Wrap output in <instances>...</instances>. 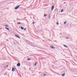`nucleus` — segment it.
I'll return each instance as SVG.
<instances>
[{
    "label": "nucleus",
    "instance_id": "obj_1",
    "mask_svg": "<svg viewBox=\"0 0 77 77\" xmlns=\"http://www.w3.org/2000/svg\"><path fill=\"white\" fill-rule=\"evenodd\" d=\"M20 5H19L17 6L14 9L15 10H17V9H18L19 8H20Z\"/></svg>",
    "mask_w": 77,
    "mask_h": 77
},
{
    "label": "nucleus",
    "instance_id": "obj_2",
    "mask_svg": "<svg viewBox=\"0 0 77 77\" xmlns=\"http://www.w3.org/2000/svg\"><path fill=\"white\" fill-rule=\"evenodd\" d=\"M17 66H20V63H19L17 64Z\"/></svg>",
    "mask_w": 77,
    "mask_h": 77
},
{
    "label": "nucleus",
    "instance_id": "obj_3",
    "mask_svg": "<svg viewBox=\"0 0 77 77\" xmlns=\"http://www.w3.org/2000/svg\"><path fill=\"white\" fill-rule=\"evenodd\" d=\"M15 68H12V71H13V72H14V71H15Z\"/></svg>",
    "mask_w": 77,
    "mask_h": 77
},
{
    "label": "nucleus",
    "instance_id": "obj_4",
    "mask_svg": "<svg viewBox=\"0 0 77 77\" xmlns=\"http://www.w3.org/2000/svg\"><path fill=\"white\" fill-rule=\"evenodd\" d=\"M54 9V6L53 5L52 6L51 9L52 10H53Z\"/></svg>",
    "mask_w": 77,
    "mask_h": 77
},
{
    "label": "nucleus",
    "instance_id": "obj_5",
    "mask_svg": "<svg viewBox=\"0 0 77 77\" xmlns=\"http://www.w3.org/2000/svg\"><path fill=\"white\" fill-rule=\"evenodd\" d=\"M15 36L17 38H19V39H20V37H19L18 35H15Z\"/></svg>",
    "mask_w": 77,
    "mask_h": 77
},
{
    "label": "nucleus",
    "instance_id": "obj_6",
    "mask_svg": "<svg viewBox=\"0 0 77 77\" xmlns=\"http://www.w3.org/2000/svg\"><path fill=\"white\" fill-rule=\"evenodd\" d=\"M50 47V48H52L53 49H54V48L53 46H51Z\"/></svg>",
    "mask_w": 77,
    "mask_h": 77
},
{
    "label": "nucleus",
    "instance_id": "obj_7",
    "mask_svg": "<svg viewBox=\"0 0 77 77\" xmlns=\"http://www.w3.org/2000/svg\"><path fill=\"white\" fill-rule=\"evenodd\" d=\"M5 29H7V30H10L8 28L6 27L5 28Z\"/></svg>",
    "mask_w": 77,
    "mask_h": 77
},
{
    "label": "nucleus",
    "instance_id": "obj_8",
    "mask_svg": "<svg viewBox=\"0 0 77 77\" xmlns=\"http://www.w3.org/2000/svg\"><path fill=\"white\" fill-rule=\"evenodd\" d=\"M63 45L64 47H65L66 48H68V47L66 46L65 45Z\"/></svg>",
    "mask_w": 77,
    "mask_h": 77
},
{
    "label": "nucleus",
    "instance_id": "obj_9",
    "mask_svg": "<svg viewBox=\"0 0 77 77\" xmlns=\"http://www.w3.org/2000/svg\"><path fill=\"white\" fill-rule=\"evenodd\" d=\"M20 28H21V30H23L24 29V28L22 26H21Z\"/></svg>",
    "mask_w": 77,
    "mask_h": 77
},
{
    "label": "nucleus",
    "instance_id": "obj_10",
    "mask_svg": "<svg viewBox=\"0 0 77 77\" xmlns=\"http://www.w3.org/2000/svg\"><path fill=\"white\" fill-rule=\"evenodd\" d=\"M62 77L65 76V73L63 74L62 75Z\"/></svg>",
    "mask_w": 77,
    "mask_h": 77
},
{
    "label": "nucleus",
    "instance_id": "obj_11",
    "mask_svg": "<svg viewBox=\"0 0 77 77\" xmlns=\"http://www.w3.org/2000/svg\"><path fill=\"white\" fill-rule=\"evenodd\" d=\"M37 63H37V62H35V63L34 64L35 66V65H36V64H37Z\"/></svg>",
    "mask_w": 77,
    "mask_h": 77
},
{
    "label": "nucleus",
    "instance_id": "obj_12",
    "mask_svg": "<svg viewBox=\"0 0 77 77\" xmlns=\"http://www.w3.org/2000/svg\"><path fill=\"white\" fill-rule=\"evenodd\" d=\"M17 24H21V23L19 22L17 23Z\"/></svg>",
    "mask_w": 77,
    "mask_h": 77
},
{
    "label": "nucleus",
    "instance_id": "obj_13",
    "mask_svg": "<svg viewBox=\"0 0 77 77\" xmlns=\"http://www.w3.org/2000/svg\"><path fill=\"white\" fill-rule=\"evenodd\" d=\"M51 17H50V15H48V18H49V19H50V18Z\"/></svg>",
    "mask_w": 77,
    "mask_h": 77
},
{
    "label": "nucleus",
    "instance_id": "obj_14",
    "mask_svg": "<svg viewBox=\"0 0 77 77\" xmlns=\"http://www.w3.org/2000/svg\"><path fill=\"white\" fill-rule=\"evenodd\" d=\"M63 11V9H62V10L61 11V12H62Z\"/></svg>",
    "mask_w": 77,
    "mask_h": 77
},
{
    "label": "nucleus",
    "instance_id": "obj_15",
    "mask_svg": "<svg viewBox=\"0 0 77 77\" xmlns=\"http://www.w3.org/2000/svg\"><path fill=\"white\" fill-rule=\"evenodd\" d=\"M27 60H31V59H30V58H28Z\"/></svg>",
    "mask_w": 77,
    "mask_h": 77
},
{
    "label": "nucleus",
    "instance_id": "obj_16",
    "mask_svg": "<svg viewBox=\"0 0 77 77\" xmlns=\"http://www.w3.org/2000/svg\"><path fill=\"white\" fill-rule=\"evenodd\" d=\"M47 14H45V15H44V17H46V16H47Z\"/></svg>",
    "mask_w": 77,
    "mask_h": 77
},
{
    "label": "nucleus",
    "instance_id": "obj_17",
    "mask_svg": "<svg viewBox=\"0 0 77 77\" xmlns=\"http://www.w3.org/2000/svg\"><path fill=\"white\" fill-rule=\"evenodd\" d=\"M6 27H9V26L8 25H5V26Z\"/></svg>",
    "mask_w": 77,
    "mask_h": 77
},
{
    "label": "nucleus",
    "instance_id": "obj_18",
    "mask_svg": "<svg viewBox=\"0 0 77 77\" xmlns=\"http://www.w3.org/2000/svg\"><path fill=\"white\" fill-rule=\"evenodd\" d=\"M43 75H44V76H45L46 75V74L45 73H44Z\"/></svg>",
    "mask_w": 77,
    "mask_h": 77
},
{
    "label": "nucleus",
    "instance_id": "obj_19",
    "mask_svg": "<svg viewBox=\"0 0 77 77\" xmlns=\"http://www.w3.org/2000/svg\"><path fill=\"white\" fill-rule=\"evenodd\" d=\"M57 25H59V23L57 22Z\"/></svg>",
    "mask_w": 77,
    "mask_h": 77
},
{
    "label": "nucleus",
    "instance_id": "obj_20",
    "mask_svg": "<svg viewBox=\"0 0 77 77\" xmlns=\"http://www.w3.org/2000/svg\"><path fill=\"white\" fill-rule=\"evenodd\" d=\"M66 22H64V24H66Z\"/></svg>",
    "mask_w": 77,
    "mask_h": 77
},
{
    "label": "nucleus",
    "instance_id": "obj_21",
    "mask_svg": "<svg viewBox=\"0 0 77 77\" xmlns=\"http://www.w3.org/2000/svg\"><path fill=\"white\" fill-rule=\"evenodd\" d=\"M34 23H35V22H33L32 23V24H34Z\"/></svg>",
    "mask_w": 77,
    "mask_h": 77
},
{
    "label": "nucleus",
    "instance_id": "obj_22",
    "mask_svg": "<svg viewBox=\"0 0 77 77\" xmlns=\"http://www.w3.org/2000/svg\"><path fill=\"white\" fill-rule=\"evenodd\" d=\"M26 30V28H25L24 29V30Z\"/></svg>",
    "mask_w": 77,
    "mask_h": 77
},
{
    "label": "nucleus",
    "instance_id": "obj_23",
    "mask_svg": "<svg viewBox=\"0 0 77 77\" xmlns=\"http://www.w3.org/2000/svg\"><path fill=\"white\" fill-rule=\"evenodd\" d=\"M60 35H62V33H60Z\"/></svg>",
    "mask_w": 77,
    "mask_h": 77
},
{
    "label": "nucleus",
    "instance_id": "obj_24",
    "mask_svg": "<svg viewBox=\"0 0 77 77\" xmlns=\"http://www.w3.org/2000/svg\"><path fill=\"white\" fill-rule=\"evenodd\" d=\"M7 67H8V65L7 66Z\"/></svg>",
    "mask_w": 77,
    "mask_h": 77
},
{
    "label": "nucleus",
    "instance_id": "obj_25",
    "mask_svg": "<svg viewBox=\"0 0 77 77\" xmlns=\"http://www.w3.org/2000/svg\"><path fill=\"white\" fill-rule=\"evenodd\" d=\"M66 38H67V39H68V38L66 37Z\"/></svg>",
    "mask_w": 77,
    "mask_h": 77
},
{
    "label": "nucleus",
    "instance_id": "obj_26",
    "mask_svg": "<svg viewBox=\"0 0 77 77\" xmlns=\"http://www.w3.org/2000/svg\"><path fill=\"white\" fill-rule=\"evenodd\" d=\"M52 66H53V65H52Z\"/></svg>",
    "mask_w": 77,
    "mask_h": 77
},
{
    "label": "nucleus",
    "instance_id": "obj_27",
    "mask_svg": "<svg viewBox=\"0 0 77 77\" xmlns=\"http://www.w3.org/2000/svg\"><path fill=\"white\" fill-rule=\"evenodd\" d=\"M27 41L29 42V41L28 40V41Z\"/></svg>",
    "mask_w": 77,
    "mask_h": 77
}]
</instances>
